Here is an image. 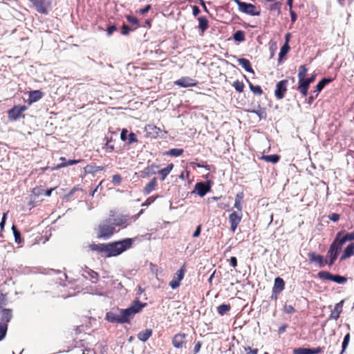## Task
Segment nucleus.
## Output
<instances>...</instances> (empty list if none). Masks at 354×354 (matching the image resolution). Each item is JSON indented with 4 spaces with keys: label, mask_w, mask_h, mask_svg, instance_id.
I'll return each instance as SVG.
<instances>
[{
    "label": "nucleus",
    "mask_w": 354,
    "mask_h": 354,
    "mask_svg": "<svg viewBox=\"0 0 354 354\" xmlns=\"http://www.w3.org/2000/svg\"><path fill=\"white\" fill-rule=\"evenodd\" d=\"M232 86L235 88V90L239 93L243 92L245 87L244 84L242 82H240L239 80L234 81L232 84Z\"/></svg>",
    "instance_id": "37998d69"
},
{
    "label": "nucleus",
    "mask_w": 354,
    "mask_h": 354,
    "mask_svg": "<svg viewBox=\"0 0 354 354\" xmlns=\"http://www.w3.org/2000/svg\"><path fill=\"white\" fill-rule=\"evenodd\" d=\"M8 330V324H2L0 322V341L2 340L7 333Z\"/></svg>",
    "instance_id": "a18cd8bd"
},
{
    "label": "nucleus",
    "mask_w": 354,
    "mask_h": 354,
    "mask_svg": "<svg viewBox=\"0 0 354 354\" xmlns=\"http://www.w3.org/2000/svg\"><path fill=\"white\" fill-rule=\"evenodd\" d=\"M233 39L238 42H243L245 41V32L243 30H239L233 34Z\"/></svg>",
    "instance_id": "ea45409f"
},
{
    "label": "nucleus",
    "mask_w": 354,
    "mask_h": 354,
    "mask_svg": "<svg viewBox=\"0 0 354 354\" xmlns=\"http://www.w3.org/2000/svg\"><path fill=\"white\" fill-rule=\"evenodd\" d=\"M282 3L281 2H275L274 3L272 4L270 6V10L271 11H277V15H279L281 13V7Z\"/></svg>",
    "instance_id": "09e8293b"
},
{
    "label": "nucleus",
    "mask_w": 354,
    "mask_h": 354,
    "mask_svg": "<svg viewBox=\"0 0 354 354\" xmlns=\"http://www.w3.org/2000/svg\"><path fill=\"white\" fill-rule=\"evenodd\" d=\"M250 112L258 115L260 120L266 119L267 116L265 109L261 108L260 106H258L257 109H253Z\"/></svg>",
    "instance_id": "58836bf2"
},
{
    "label": "nucleus",
    "mask_w": 354,
    "mask_h": 354,
    "mask_svg": "<svg viewBox=\"0 0 354 354\" xmlns=\"http://www.w3.org/2000/svg\"><path fill=\"white\" fill-rule=\"evenodd\" d=\"M350 338H351V335L349 333H348L345 335L343 342H342V353H344L346 351V349L348 346V344L349 343Z\"/></svg>",
    "instance_id": "603ef678"
},
{
    "label": "nucleus",
    "mask_w": 354,
    "mask_h": 354,
    "mask_svg": "<svg viewBox=\"0 0 354 354\" xmlns=\"http://www.w3.org/2000/svg\"><path fill=\"white\" fill-rule=\"evenodd\" d=\"M183 149L173 148L165 152V154L170 156L178 157L181 156L183 153Z\"/></svg>",
    "instance_id": "e433bc0d"
},
{
    "label": "nucleus",
    "mask_w": 354,
    "mask_h": 354,
    "mask_svg": "<svg viewBox=\"0 0 354 354\" xmlns=\"http://www.w3.org/2000/svg\"><path fill=\"white\" fill-rule=\"evenodd\" d=\"M288 83L287 80H282L277 83L274 90V95L277 99L281 100L284 97L287 91Z\"/></svg>",
    "instance_id": "9b49d317"
},
{
    "label": "nucleus",
    "mask_w": 354,
    "mask_h": 354,
    "mask_svg": "<svg viewBox=\"0 0 354 354\" xmlns=\"http://www.w3.org/2000/svg\"><path fill=\"white\" fill-rule=\"evenodd\" d=\"M323 348L318 346L316 348H310V354H318L322 352Z\"/></svg>",
    "instance_id": "774afa93"
},
{
    "label": "nucleus",
    "mask_w": 354,
    "mask_h": 354,
    "mask_svg": "<svg viewBox=\"0 0 354 354\" xmlns=\"http://www.w3.org/2000/svg\"><path fill=\"white\" fill-rule=\"evenodd\" d=\"M259 159L263 160L268 162H272L273 164L277 163L280 160V156L278 154L272 155H262Z\"/></svg>",
    "instance_id": "7c9ffc66"
},
{
    "label": "nucleus",
    "mask_w": 354,
    "mask_h": 354,
    "mask_svg": "<svg viewBox=\"0 0 354 354\" xmlns=\"http://www.w3.org/2000/svg\"><path fill=\"white\" fill-rule=\"evenodd\" d=\"M146 131L149 136L152 138H164L166 131H163L160 128L153 124H149L146 127Z\"/></svg>",
    "instance_id": "f8f14e48"
},
{
    "label": "nucleus",
    "mask_w": 354,
    "mask_h": 354,
    "mask_svg": "<svg viewBox=\"0 0 354 354\" xmlns=\"http://www.w3.org/2000/svg\"><path fill=\"white\" fill-rule=\"evenodd\" d=\"M36 10L41 14L47 15L48 8L50 6V0H30Z\"/></svg>",
    "instance_id": "1a4fd4ad"
},
{
    "label": "nucleus",
    "mask_w": 354,
    "mask_h": 354,
    "mask_svg": "<svg viewBox=\"0 0 354 354\" xmlns=\"http://www.w3.org/2000/svg\"><path fill=\"white\" fill-rule=\"evenodd\" d=\"M44 189L41 186L33 188L32 193L35 196L39 197L44 194Z\"/></svg>",
    "instance_id": "49530a36"
},
{
    "label": "nucleus",
    "mask_w": 354,
    "mask_h": 354,
    "mask_svg": "<svg viewBox=\"0 0 354 354\" xmlns=\"http://www.w3.org/2000/svg\"><path fill=\"white\" fill-rule=\"evenodd\" d=\"M132 243L133 240L128 238L109 243H93L89 245V248L92 251H96L101 254L102 257H111L118 256L130 248Z\"/></svg>",
    "instance_id": "f257e3e1"
},
{
    "label": "nucleus",
    "mask_w": 354,
    "mask_h": 354,
    "mask_svg": "<svg viewBox=\"0 0 354 354\" xmlns=\"http://www.w3.org/2000/svg\"><path fill=\"white\" fill-rule=\"evenodd\" d=\"M339 253L340 252L337 251V250L335 249L333 246L330 245V248L327 252V257L329 259V261H328L327 264L328 266L333 265Z\"/></svg>",
    "instance_id": "5701e85b"
},
{
    "label": "nucleus",
    "mask_w": 354,
    "mask_h": 354,
    "mask_svg": "<svg viewBox=\"0 0 354 354\" xmlns=\"http://www.w3.org/2000/svg\"><path fill=\"white\" fill-rule=\"evenodd\" d=\"M244 351L245 352V354H257L258 353V349L257 348L252 349L250 346L244 347Z\"/></svg>",
    "instance_id": "e2e57ef3"
},
{
    "label": "nucleus",
    "mask_w": 354,
    "mask_h": 354,
    "mask_svg": "<svg viewBox=\"0 0 354 354\" xmlns=\"http://www.w3.org/2000/svg\"><path fill=\"white\" fill-rule=\"evenodd\" d=\"M283 311L287 314H293L295 312V308L291 305H285Z\"/></svg>",
    "instance_id": "13d9d810"
},
{
    "label": "nucleus",
    "mask_w": 354,
    "mask_h": 354,
    "mask_svg": "<svg viewBox=\"0 0 354 354\" xmlns=\"http://www.w3.org/2000/svg\"><path fill=\"white\" fill-rule=\"evenodd\" d=\"M198 28L201 31V35H203L204 32L206 30H207V28L209 27V21H208L207 19L204 16L199 17L198 18Z\"/></svg>",
    "instance_id": "c85d7f7f"
},
{
    "label": "nucleus",
    "mask_w": 354,
    "mask_h": 354,
    "mask_svg": "<svg viewBox=\"0 0 354 354\" xmlns=\"http://www.w3.org/2000/svg\"><path fill=\"white\" fill-rule=\"evenodd\" d=\"M135 142H138L137 136H136V133H134L133 132H131L128 135L127 144L129 145H131L133 143H135Z\"/></svg>",
    "instance_id": "de8ad7c7"
},
{
    "label": "nucleus",
    "mask_w": 354,
    "mask_h": 354,
    "mask_svg": "<svg viewBox=\"0 0 354 354\" xmlns=\"http://www.w3.org/2000/svg\"><path fill=\"white\" fill-rule=\"evenodd\" d=\"M131 30L132 29L128 25L123 24L121 29V34L122 35H128Z\"/></svg>",
    "instance_id": "5fc2aeb1"
},
{
    "label": "nucleus",
    "mask_w": 354,
    "mask_h": 354,
    "mask_svg": "<svg viewBox=\"0 0 354 354\" xmlns=\"http://www.w3.org/2000/svg\"><path fill=\"white\" fill-rule=\"evenodd\" d=\"M86 272L91 277V279L93 283H96L98 281L99 274L97 272L92 270H88Z\"/></svg>",
    "instance_id": "c03bdc74"
},
{
    "label": "nucleus",
    "mask_w": 354,
    "mask_h": 354,
    "mask_svg": "<svg viewBox=\"0 0 354 354\" xmlns=\"http://www.w3.org/2000/svg\"><path fill=\"white\" fill-rule=\"evenodd\" d=\"M244 197V194L243 192H239L236 195L235 202H234V207H236L239 211H241L242 208V201Z\"/></svg>",
    "instance_id": "f704fd0d"
},
{
    "label": "nucleus",
    "mask_w": 354,
    "mask_h": 354,
    "mask_svg": "<svg viewBox=\"0 0 354 354\" xmlns=\"http://www.w3.org/2000/svg\"><path fill=\"white\" fill-rule=\"evenodd\" d=\"M116 30L117 27L115 24L110 25L106 28V35L110 37Z\"/></svg>",
    "instance_id": "4d7b16f0"
},
{
    "label": "nucleus",
    "mask_w": 354,
    "mask_h": 354,
    "mask_svg": "<svg viewBox=\"0 0 354 354\" xmlns=\"http://www.w3.org/2000/svg\"><path fill=\"white\" fill-rule=\"evenodd\" d=\"M241 219V216L238 212H233L230 214L229 217V221H240Z\"/></svg>",
    "instance_id": "3c124183"
},
{
    "label": "nucleus",
    "mask_w": 354,
    "mask_h": 354,
    "mask_svg": "<svg viewBox=\"0 0 354 354\" xmlns=\"http://www.w3.org/2000/svg\"><path fill=\"white\" fill-rule=\"evenodd\" d=\"M307 71H308V69H307L306 65L300 66V67L299 68L298 75H297L298 80L306 79V75Z\"/></svg>",
    "instance_id": "79ce46f5"
},
{
    "label": "nucleus",
    "mask_w": 354,
    "mask_h": 354,
    "mask_svg": "<svg viewBox=\"0 0 354 354\" xmlns=\"http://www.w3.org/2000/svg\"><path fill=\"white\" fill-rule=\"evenodd\" d=\"M187 335L184 333H178L172 338V345L176 348H182L186 344V338Z\"/></svg>",
    "instance_id": "4468645a"
},
{
    "label": "nucleus",
    "mask_w": 354,
    "mask_h": 354,
    "mask_svg": "<svg viewBox=\"0 0 354 354\" xmlns=\"http://www.w3.org/2000/svg\"><path fill=\"white\" fill-rule=\"evenodd\" d=\"M157 186V178L153 177L149 183H148L143 189V194L149 195Z\"/></svg>",
    "instance_id": "cd10ccee"
},
{
    "label": "nucleus",
    "mask_w": 354,
    "mask_h": 354,
    "mask_svg": "<svg viewBox=\"0 0 354 354\" xmlns=\"http://www.w3.org/2000/svg\"><path fill=\"white\" fill-rule=\"evenodd\" d=\"M344 303V301L342 300L335 305L334 308L330 311L328 319L337 320L339 317L343 310Z\"/></svg>",
    "instance_id": "6ab92c4d"
},
{
    "label": "nucleus",
    "mask_w": 354,
    "mask_h": 354,
    "mask_svg": "<svg viewBox=\"0 0 354 354\" xmlns=\"http://www.w3.org/2000/svg\"><path fill=\"white\" fill-rule=\"evenodd\" d=\"M115 227L111 225H101L99 227L98 237L108 239L113 235Z\"/></svg>",
    "instance_id": "dca6fc26"
},
{
    "label": "nucleus",
    "mask_w": 354,
    "mask_h": 354,
    "mask_svg": "<svg viewBox=\"0 0 354 354\" xmlns=\"http://www.w3.org/2000/svg\"><path fill=\"white\" fill-rule=\"evenodd\" d=\"M333 79L330 77L322 78L316 85L315 88L313 91V95H311L306 100L308 104L311 105L315 98L318 96L319 93L322 89L329 83L332 82Z\"/></svg>",
    "instance_id": "20e7f679"
},
{
    "label": "nucleus",
    "mask_w": 354,
    "mask_h": 354,
    "mask_svg": "<svg viewBox=\"0 0 354 354\" xmlns=\"http://www.w3.org/2000/svg\"><path fill=\"white\" fill-rule=\"evenodd\" d=\"M353 255H354V243H351L344 249L342 256L340 257V261H344Z\"/></svg>",
    "instance_id": "393cba45"
},
{
    "label": "nucleus",
    "mask_w": 354,
    "mask_h": 354,
    "mask_svg": "<svg viewBox=\"0 0 354 354\" xmlns=\"http://www.w3.org/2000/svg\"><path fill=\"white\" fill-rule=\"evenodd\" d=\"M231 309L230 304H221L217 307V312L218 313L223 316L227 312H229Z\"/></svg>",
    "instance_id": "a19ab883"
},
{
    "label": "nucleus",
    "mask_w": 354,
    "mask_h": 354,
    "mask_svg": "<svg viewBox=\"0 0 354 354\" xmlns=\"http://www.w3.org/2000/svg\"><path fill=\"white\" fill-rule=\"evenodd\" d=\"M59 160L61 161V162L59 164H58L57 165H56L55 167H53L52 170L59 169L60 168L65 167H67L69 165H73L78 163L80 161V160H67L66 158L64 157H61L59 158Z\"/></svg>",
    "instance_id": "b1692460"
},
{
    "label": "nucleus",
    "mask_w": 354,
    "mask_h": 354,
    "mask_svg": "<svg viewBox=\"0 0 354 354\" xmlns=\"http://www.w3.org/2000/svg\"><path fill=\"white\" fill-rule=\"evenodd\" d=\"M308 260L310 263H317L319 267H324L327 265L328 260L324 259L323 256L316 254L315 252H310L308 254Z\"/></svg>",
    "instance_id": "a211bd4d"
},
{
    "label": "nucleus",
    "mask_w": 354,
    "mask_h": 354,
    "mask_svg": "<svg viewBox=\"0 0 354 354\" xmlns=\"http://www.w3.org/2000/svg\"><path fill=\"white\" fill-rule=\"evenodd\" d=\"M293 354H310V348H297L293 350Z\"/></svg>",
    "instance_id": "8fccbe9b"
},
{
    "label": "nucleus",
    "mask_w": 354,
    "mask_h": 354,
    "mask_svg": "<svg viewBox=\"0 0 354 354\" xmlns=\"http://www.w3.org/2000/svg\"><path fill=\"white\" fill-rule=\"evenodd\" d=\"M290 50V47L288 44L284 43V44L281 46L280 49V52L279 53V62H281V59L286 56L289 50Z\"/></svg>",
    "instance_id": "4c0bfd02"
},
{
    "label": "nucleus",
    "mask_w": 354,
    "mask_h": 354,
    "mask_svg": "<svg viewBox=\"0 0 354 354\" xmlns=\"http://www.w3.org/2000/svg\"><path fill=\"white\" fill-rule=\"evenodd\" d=\"M44 96L43 92L39 90H33L29 92V97L28 99V104L29 105L35 103L41 100Z\"/></svg>",
    "instance_id": "412c9836"
},
{
    "label": "nucleus",
    "mask_w": 354,
    "mask_h": 354,
    "mask_svg": "<svg viewBox=\"0 0 354 354\" xmlns=\"http://www.w3.org/2000/svg\"><path fill=\"white\" fill-rule=\"evenodd\" d=\"M126 19L129 23L132 24H138L139 22L138 19L132 15H126Z\"/></svg>",
    "instance_id": "680f3d73"
},
{
    "label": "nucleus",
    "mask_w": 354,
    "mask_h": 354,
    "mask_svg": "<svg viewBox=\"0 0 354 354\" xmlns=\"http://www.w3.org/2000/svg\"><path fill=\"white\" fill-rule=\"evenodd\" d=\"M147 305L146 303H141L138 299H135L131 306L124 310V313H125L127 317L128 318L129 322H130L131 319L134 317V315L142 310V308H144Z\"/></svg>",
    "instance_id": "39448f33"
},
{
    "label": "nucleus",
    "mask_w": 354,
    "mask_h": 354,
    "mask_svg": "<svg viewBox=\"0 0 354 354\" xmlns=\"http://www.w3.org/2000/svg\"><path fill=\"white\" fill-rule=\"evenodd\" d=\"M190 165L192 166V167H197L205 168L207 171L210 170V165H204L203 163H197L196 162H190Z\"/></svg>",
    "instance_id": "864d4df0"
},
{
    "label": "nucleus",
    "mask_w": 354,
    "mask_h": 354,
    "mask_svg": "<svg viewBox=\"0 0 354 354\" xmlns=\"http://www.w3.org/2000/svg\"><path fill=\"white\" fill-rule=\"evenodd\" d=\"M128 130L127 129H122L121 133H120V139L122 141L127 140L128 138Z\"/></svg>",
    "instance_id": "69168bd1"
},
{
    "label": "nucleus",
    "mask_w": 354,
    "mask_h": 354,
    "mask_svg": "<svg viewBox=\"0 0 354 354\" xmlns=\"http://www.w3.org/2000/svg\"><path fill=\"white\" fill-rule=\"evenodd\" d=\"M310 84L308 83L306 79L298 80V86L297 90L301 94L302 96H307L308 93V88Z\"/></svg>",
    "instance_id": "aec40b11"
},
{
    "label": "nucleus",
    "mask_w": 354,
    "mask_h": 354,
    "mask_svg": "<svg viewBox=\"0 0 354 354\" xmlns=\"http://www.w3.org/2000/svg\"><path fill=\"white\" fill-rule=\"evenodd\" d=\"M152 335L151 329H145L144 330L140 331L138 334V338L139 340L145 342Z\"/></svg>",
    "instance_id": "473e14b6"
},
{
    "label": "nucleus",
    "mask_w": 354,
    "mask_h": 354,
    "mask_svg": "<svg viewBox=\"0 0 354 354\" xmlns=\"http://www.w3.org/2000/svg\"><path fill=\"white\" fill-rule=\"evenodd\" d=\"M1 320L3 322V324H7V323H8L12 317V310L10 309L4 308L1 310Z\"/></svg>",
    "instance_id": "2f4dec72"
},
{
    "label": "nucleus",
    "mask_w": 354,
    "mask_h": 354,
    "mask_svg": "<svg viewBox=\"0 0 354 354\" xmlns=\"http://www.w3.org/2000/svg\"><path fill=\"white\" fill-rule=\"evenodd\" d=\"M339 214L337 213H331L327 216V218L331 221H337L339 219Z\"/></svg>",
    "instance_id": "0e129e2a"
},
{
    "label": "nucleus",
    "mask_w": 354,
    "mask_h": 354,
    "mask_svg": "<svg viewBox=\"0 0 354 354\" xmlns=\"http://www.w3.org/2000/svg\"><path fill=\"white\" fill-rule=\"evenodd\" d=\"M212 180L201 181L196 183L194 192H196L199 196L203 197L208 192L211 191Z\"/></svg>",
    "instance_id": "423d86ee"
},
{
    "label": "nucleus",
    "mask_w": 354,
    "mask_h": 354,
    "mask_svg": "<svg viewBox=\"0 0 354 354\" xmlns=\"http://www.w3.org/2000/svg\"><path fill=\"white\" fill-rule=\"evenodd\" d=\"M239 64H240L245 71L254 74V71L252 67L250 62L245 58H239L237 59Z\"/></svg>",
    "instance_id": "bb28decb"
},
{
    "label": "nucleus",
    "mask_w": 354,
    "mask_h": 354,
    "mask_svg": "<svg viewBox=\"0 0 354 354\" xmlns=\"http://www.w3.org/2000/svg\"><path fill=\"white\" fill-rule=\"evenodd\" d=\"M122 181V177L120 174H115L112 177V183L114 185H120Z\"/></svg>",
    "instance_id": "052dcab7"
},
{
    "label": "nucleus",
    "mask_w": 354,
    "mask_h": 354,
    "mask_svg": "<svg viewBox=\"0 0 354 354\" xmlns=\"http://www.w3.org/2000/svg\"><path fill=\"white\" fill-rule=\"evenodd\" d=\"M186 263H184L182 267L174 274L171 281L169 282V286L172 289H176L180 285L181 281L183 279L186 270Z\"/></svg>",
    "instance_id": "0eeeda50"
},
{
    "label": "nucleus",
    "mask_w": 354,
    "mask_h": 354,
    "mask_svg": "<svg viewBox=\"0 0 354 354\" xmlns=\"http://www.w3.org/2000/svg\"><path fill=\"white\" fill-rule=\"evenodd\" d=\"M347 239L343 232H339L336 234V236L332 243L330 244L331 246H333V248L339 252L342 251V246L347 241Z\"/></svg>",
    "instance_id": "2eb2a0df"
},
{
    "label": "nucleus",
    "mask_w": 354,
    "mask_h": 354,
    "mask_svg": "<svg viewBox=\"0 0 354 354\" xmlns=\"http://www.w3.org/2000/svg\"><path fill=\"white\" fill-rule=\"evenodd\" d=\"M118 310L120 312V314H117L113 311L106 313L105 317L106 320L111 323H129L125 313H124V310L118 309Z\"/></svg>",
    "instance_id": "7ed1b4c3"
},
{
    "label": "nucleus",
    "mask_w": 354,
    "mask_h": 354,
    "mask_svg": "<svg viewBox=\"0 0 354 354\" xmlns=\"http://www.w3.org/2000/svg\"><path fill=\"white\" fill-rule=\"evenodd\" d=\"M174 84L182 88L196 86L198 81L189 77H183L174 82Z\"/></svg>",
    "instance_id": "ddd939ff"
},
{
    "label": "nucleus",
    "mask_w": 354,
    "mask_h": 354,
    "mask_svg": "<svg viewBox=\"0 0 354 354\" xmlns=\"http://www.w3.org/2000/svg\"><path fill=\"white\" fill-rule=\"evenodd\" d=\"M319 278L324 280L333 281L342 284L347 281V278L340 275H334L328 271H320L317 274Z\"/></svg>",
    "instance_id": "6e6552de"
},
{
    "label": "nucleus",
    "mask_w": 354,
    "mask_h": 354,
    "mask_svg": "<svg viewBox=\"0 0 354 354\" xmlns=\"http://www.w3.org/2000/svg\"><path fill=\"white\" fill-rule=\"evenodd\" d=\"M156 174L160 175L161 180H164L169 174L164 169H161L160 170L157 169Z\"/></svg>",
    "instance_id": "bf43d9fd"
},
{
    "label": "nucleus",
    "mask_w": 354,
    "mask_h": 354,
    "mask_svg": "<svg viewBox=\"0 0 354 354\" xmlns=\"http://www.w3.org/2000/svg\"><path fill=\"white\" fill-rule=\"evenodd\" d=\"M27 109L25 105H15L12 109L8 111V118L10 120L15 121L18 120L24 111Z\"/></svg>",
    "instance_id": "9d476101"
},
{
    "label": "nucleus",
    "mask_w": 354,
    "mask_h": 354,
    "mask_svg": "<svg viewBox=\"0 0 354 354\" xmlns=\"http://www.w3.org/2000/svg\"><path fill=\"white\" fill-rule=\"evenodd\" d=\"M129 219V216L128 215H122L121 218H109L106 221H127V220Z\"/></svg>",
    "instance_id": "6e6d98bb"
},
{
    "label": "nucleus",
    "mask_w": 354,
    "mask_h": 354,
    "mask_svg": "<svg viewBox=\"0 0 354 354\" xmlns=\"http://www.w3.org/2000/svg\"><path fill=\"white\" fill-rule=\"evenodd\" d=\"M201 346H202V344L200 341H198L197 342H196L194 344L193 353L197 354L200 351Z\"/></svg>",
    "instance_id": "338daca9"
},
{
    "label": "nucleus",
    "mask_w": 354,
    "mask_h": 354,
    "mask_svg": "<svg viewBox=\"0 0 354 354\" xmlns=\"http://www.w3.org/2000/svg\"><path fill=\"white\" fill-rule=\"evenodd\" d=\"M104 167H103V166H96V165H87L84 167V172L86 174H93L94 176L96 172L100 171H102V170H104Z\"/></svg>",
    "instance_id": "c756f323"
},
{
    "label": "nucleus",
    "mask_w": 354,
    "mask_h": 354,
    "mask_svg": "<svg viewBox=\"0 0 354 354\" xmlns=\"http://www.w3.org/2000/svg\"><path fill=\"white\" fill-rule=\"evenodd\" d=\"M12 230L13 234L15 236V241L18 244L23 243L24 239H22V237L21 236V233H20L19 230L14 225L12 226Z\"/></svg>",
    "instance_id": "c9c22d12"
},
{
    "label": "nucleus",
    "mask_w": 354,
    "mask_h": 354,
    "mask_svg": "<svg viewBox=\"0 0 354 354\" xmlns=\"http://www.w3.org/2000/svg\"><path fill=\"white\" fill-rule=\"evenodd\" d=\"M239 7V10L247 15L251 16H259L261 12L252 3L241 1V0H234Z\"/></svg>",
    "instance_id": "f03ea898"
},
{
    "label": "nucleus",
    "mask_w": 354,
    "mask_h": 354,
    "mask_svg": "<svg viewBox=\"0 0 354 354\" xmlns=\"http://www.w3.org/2000/svg\"><path fill=\"white\" fill-rule=\"evenodd\" d=\"M285 288V282L283 279L279 277L275 278L274 286L272 288L273 292H281Z\"/></svg>",
    "instance_id": "a878e982"
},
{
    "label": "nucleus",
    "mask_w": 354,
    "mask_h": 354,
    "mask_svg": "<svg viewBox=\"0 0 354 354\" xmlns=\"http://www.w3.org/2000/svg\"><path fill=\"white\" fill-rule=\"evenodd\" d=\"M245 79L246 80V82L248 83L249 88L250 91L254 93V94L257 95H262L263 94V90L259 85H254L252 84L249 80L246 77L245 75H244Z\"/></svg>",
    "instance_id": "72a5a7b5"
},
{
    "label": "nucleus",
    "mask_w": 354,
    "mask_h": 354,
    "mask_svg": "<svg viewBox=\"0 0 354 354\" xmlns=\"http://www.w3.org/2000/svg\"><path fill=\"white\" fill-rule=\"evenodd\" d=\"M159 169V165L155 163H153L150 165H148L143 170L140 171V176L142 178H149L151 176L156 174L157 169Z\"/></svg>",
    "instance_id": "f3484780"
},
{
    "label": "nucleus",
    "mask_w": 354,
    "mask_h": 354,
    "mask_svg": "<svg viewBox=\"0 0 354 354\" xmlns=\"http://www.w3.org/2000/svg\"><path fill=\"white\" fill-rule=\"evenodd\" d=\"M339 253L340 252L337 251V250L335 249L333 246L330 245V248L327 252V257L329 259V261H328L327 264L328 266L333 265Z\"/></svg>",
    "instance_id": "4be33fe9"
}]
</instances>
